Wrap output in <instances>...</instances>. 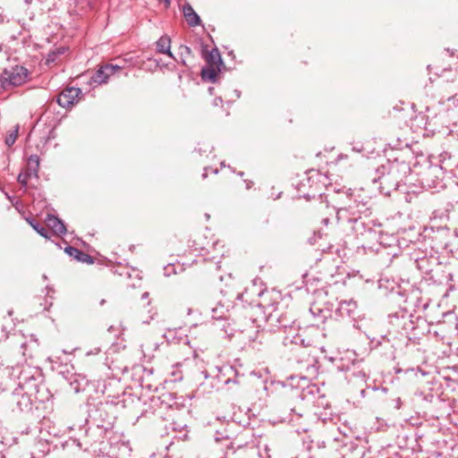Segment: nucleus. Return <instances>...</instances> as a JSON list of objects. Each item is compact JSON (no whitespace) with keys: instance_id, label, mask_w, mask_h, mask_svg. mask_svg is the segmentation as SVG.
Here are the masks:
<instances>
[{"instance_id":"f257e3e1","label":"nucleus","mask_w":458,"mask_h":458,"mask_svg":"<svg viewBox=\"0 0 458 458\" xmlns=\"http://www.w3.org/2000/svg\"><path fill=\"white\" fill-rule=\"evenodd\" d=\"M28 76V70L23 66L14 65L5 68L0 77L1 86L4 89L9 87L20 86L27 81Z\"/></svg>"},{"instance_id":"f03ea898","label":"nucleus","mask_w":458,"mask_h":458,"mask_svg":"<svg viewBox=\"0 0 458 458\" xmlns=\"http://www.w3.org/2000/svg\"><path fill=\"white\" fill-rule=\"evenodd\" d=\"M122 70L119 64H106L101 66L91 77L94 83L102 84L106 83L108 78L114 74L116 72Z\"/></svg>"},{"instance_id":"7ed1b4c3","label":"nucleus","mask_w":458,"mask_h":458,"mask_svg":"<svg viewBox=\"0 0 458 458\" xmlns=\"http://www.w3.org/2000/svg\"><path fill=\"white\" fill-rule=\"evenodd\" d=\"M81 90L79 88H67L57 97V103L63 107H70L77 102Z\"/></svg>"},{"instance_id":"20e7f679","label":"nucleus","mask_w":458,"mask_h":458,"mask_svg":"<svg viewBox=\"0 0 458 458\" xmlns=\"http://www.w3.org/2000/svg\"><path fill=\"white\" fill-rule=\"evenodd\" d=\"M186 328H169L164 334V337L168 343L179 344L183 342L185 344H189L188 336L186 335Z\"/></svg>"},{"instance_id":"39448f33","label":"nucleus","mask_w":458,"mask_h":458,"mask_svg":"<svg viewBox=\"0 0 458 458\" xmlns=\"http://www.w3.org/2000/svg\"><path fill=\"white\" fill-rule=\"evenodd\" d=\"M46 224L55 234L62 235L66 233V228L64 223L53 215H48L47 216Z\"/></svg>"},{"instance_id":"423d86ee","label":"nucleus","mask_w":458,"mask_h":458,"mask_svg":"<svg viewBox=\"0 0 458 458\" xmlns=\"http://www.w3.org/2000/svg\"><path fill=\"white\" fill-rule=\"evenodd\" d=\"M171 39L168 36L164 35L157 41V50L159 53L165 54L169 57L174 59L171 50Z\"/></svg>"},{"instance_id":"0eeeda50","label":"nucleus","mask_w":458,"mask_h":458,"mask_svg":"<svg viewBox=\"0 0 458 458\" xmlns=\"http://www.w3.org/2000/svg\"><path fill=\"white\" fill-rule=\"evenodd\" d=\"M183 14L190 26L195 27L200 23L199 16L190 4L183 6Z\"/></svg>"},{"instance_id":"6e6552de","label":"nucleus","mask_w":458,"mask_h":458,"mask_svg":"<svg viewBox=\"0 0 458 458\" xmlns=\"http://www.w3.org/2000/svg\"><path fill=\"white\" fill-rule=\"evenodd\" d=\"M0 363V391H3L7 386V383L10 380V377L12 375V371L13 370V367Z\"/></svg>"},{"instance_id":"1a4fd4ad","label":"nucleus","mask_w":458,"mask_h":458,"mask_svg":"<svg viewBox=\"0 0 458 458\" xmlns=\"http://www.w3.org/2000/svg\"><path fill=\"white\" fill-rule=\"evenodd\" d=\"M19 125H15L12 130L7 132L4 142L8 147H12L18 137Z\"/></svg>"},{"instance_id":"9d476101","label":"nucleus","mask_w":458,"mask_h":458,"mask_svg":"<svg viewBox=\"0 0 458 458\" xmlns=\"http://www.w3.org/2000/svg\"><path fill=\"white\" fill-rule=\"evenodd\" d=\"M26 221L30 225V226L41 236L45 238H49L47 230L41 226L38 223L35 222L33 219L26 218Z\"/></svg>"},{"instance_id":"9b49d317","label":"nucleus","mask_w":458,"mask_h":458,"mask_svg":"<svg viewBox=\"0 0 458 458\" xmlns=\"http://www.w3.org/2000/svg\"><path fill=\"white\" fill-rule=\"evenodd\" d=\"M226 310L223 305H216L211 309V318L213 319H220L225 316Z\"/></svg>"},{"instance_id":"f8f14e48","label":"nucleus","mask_w":458,"mask_h":458,"mask_svg":"<svg viewBox=\"0 0 458 458\" xmlns=\"http://www.w3.org/2000/svg\"><path fill=\"white\" fill-rule=\"evenodd\" d=\"M179 50L182 63V64L186 65L188 57L191 55V49L187 46L182 45L180 46Z\"/></svg>"},{"instance_id":"ddd939ff","label":"nucleus","mask_w":458,"mask_h":458,"mask_svg":"<svg viewBox=\"0 0 458 458\" xmlns=\"http://www.w3.org/2000/svg\"><path fill=\"white\" fill-rule=\"evenodd\" d=\"M27 166L29 167H34L36 169H38L39 167V157L37 155H31L27 163Z\"/></svg>"},{"instance_id":"4468645a","label":"nucleus","mask_w":458,"mask_h":458,"mask_svg":"<svg viewBox=\"0 0 458 458\" xmlns=\"http://www.w3.org/2000/svg\"><path fill=\"white\" fill-rule=\"evenodd\" d=\"M66 251L70 254V255H74V253H77L78 255H81V256H84L85 259H82L79 256H76V258L80 260H86L87 259H89V257L86 254H83L82 252L79 251L77 249L75 248H72V247H69L66 249Z\"/></svg>"},{"instance_id":"2eb2a0df","label":"nucleus","mask_w":458,"mask_h":458,"mask_svg":"<svg viewBox=\"0 0 458 458\" xmlns=\"http://www.w3.org/2000/svg\"><path fill=\"white\" fill-rule=\"evenodd\" d=\"M216 76V72L215 70L213 69H210V70H203L202 71V77L203 78H208L209 79L210 81H214L215 78Z\"/></svg>"},{"instance_id":"dca6fc26","label":"nucleus","mask_w":458,"mask_h":458,"mask_svg":"<svg viewBox=\"0 0 458 458\" xmlns=\"http://www.w3.org/2000/svg\"><path fill=\"white\" fill-rule=\"evenodd\" d=\"M29 179H30L29 175L24 171L21 172L20 174L18 175V182L22 186L27 185Z\"/></svg>"},{"instance_id":"f3484780","label":"nucleus","mask_w":458,"mask_h":458,"mask_svg":"<svg viewBox=\"0 0 458 458\" xmlns=\"http://www.w3.org/2000/svg\"><path fill=\"white\" fill-rule=\"evenodd\" d=\"M38 169H36L34 167H29V166H27L26 169L24 170V172L29 175L30 178H31L32 176L38 177Z\"/></svg>"},{"instance_id":"a211bd4d","label":"nucleus","mask_w":458,"mask_h":458,"mask_svg":"<svg viewBox=\"0 0 458 458\" xmlns=\"http://www.w3.org/2000/svg\"><path fill=\"white\" fill-rule=\"evenodd\" d=\"M38 169H36L34 167H29V166H27L26 169L24 170V172L29 175L30 178H31L32 176L38 177Z\"/></svg>"},{"instance_id":"6ab92c4d","label":"nucleus","mask_w":458,"mask_h":458,"mask_svg":"<svg viewBox=\"0 0 458 458\" xmlns=\"http://www.w3.org/2000/svg\"><path fill=\"white\" fill-rule=\"evenodd\" d=\"M55 56H56V54L55 52L49 54L47 62V63L55 62Z\"/></svg>"},{"instance_id":"aec40b11","label":"nucleus","mask_w":458,"mask_h":458,"mask_svg":"<svg viewBox=\"0 0 458 458\" xmlns=\"http://www.w3.org/2000/svg\"><path fill=\"white\" fill-rule=\"evenodd\" d=\"M21 402L25 404V406H28L30 404V400L28 396H21Z\"/></svg>"},{"instance_id":"412c9836","label":"nucleus","mask_w":458,"mask_h":458,"mask_svg":"<svg viewBox=\"0 0 458 458\" xmlns=\"http://www.w3.org/2000/svg\"><path fill=\"white\" fill-rule=\"evenodd\" d=\"M160 2H164L166 6L170 4L171 0H159Z\"/></svg>"},{"instance_id":"4be33fe9","label":"nucleus","mask_w":458,"mask_h":458,"mask_svg":"<svg viewBox=\"0 0 458 458\" xmlns=\"http://www.w3.org/2000/svg\"><path fill=\"white\" fill-rule=\"evenodd\" d=\"M345 157H347L346 155L341 154V155L338 156L337 161H339L340 159L345 158Z\"/></svg>"},{"instance_id":"5701e85b","label":"nucleus","mask_w":458,"mask_h":458,"mask_svg":"<svg viewBox=\"0 0 458 458\" xmlns=\"http://www.w3.org/2000/svg\"><path fill=\"white\" fill-rule=\"evenodd\" d=\"M21 347L24 349V351H23V355H24V356H26V355H27V354H26V344H23L21 345Z\"/></svg>"},{"instance_id":"b1692460","label":"nucleus","mask_w":458,"mask_h":458,"mask_svg":"<svg viewBox=\"0 0 458 458\" xmlns=\"http://www.w3.org/2000/svg\"><path fill=\"white\" fill-rule=\"evenodd\" d=\"M218 101H219V102H222L221 98L215 99V105H218Z\"/></svg>"},{"instance_id":"393cba45","label":"nucleus","mask_w":458,"mask_h":458,"mask_svg":"<svg viewBox=\"0 0 458 458\" xmlns=\"http://www.w3.org/2000/svg\"><path fill=\"white\" fill-rule=\"evenodd\" d=\"M148 293H143V295H142V298H147V297H148Z\"/></svg>"},{"instance_id":"a878e982","label":"nucleus","mask_w":458,"mask_h":458,"mask_svg":"<svg viewBox=\"0 0 458 458\" xmlns=\"http://www.w3.org/2000/svg\"><path fill=\"white\" fill-rule=\"evenodd\" d=\"M64 53V50L62 48H59L58 49V54H63Z\"/></svg>"},{"instance_id":"bb28decb","label":"nucleus","mask_w":458,"mask_h":458,"mask_svg":"<svg viewBox=\"0 0 458 458\" xmlns=\"http://www.w3.org/2000/svg\"><path fill=\"white\" fill-rule=\"evenodd\" d=\"M198 357V354L196 352V351H194V358H197Z\"/></svg>"}]
</instances>
